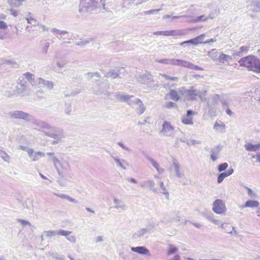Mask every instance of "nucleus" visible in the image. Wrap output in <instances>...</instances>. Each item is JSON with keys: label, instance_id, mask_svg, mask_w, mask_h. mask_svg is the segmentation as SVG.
Segmentation results:
<instances>
[{"label": "nucleus", "instance_id": "56", "mask_svg": "<svg viewBox=\"0 0 260 260\" xmlns=\"http://www.w3.org/2000/svg\"><path fill=\"white\" fill-rule=\"evenodd\" d=\"M25 19L28 24H31L32 25H36L37 20L35 19L30 17H26Z\"/></svg>", "mask_w": 260, "mask_h": 260}, {"label": "nucleus", "instance_id": "26", "mask_svg": "<svg viewBox=\"0 0 260 260\" xmlns=\"http://www.w3.org/2000/svg\"><path fill=\"white\" fill-rule=\"evenodd\" d=\"M244 147L247 151H256L260 148V144L254 145L252 143H248L244 145Z\"/></svg>", "mask_w": 260, "mask_h": 260}, {"label": "nucleus", "instance_id": "48", "mask_svg": "<svg viewBox=\"0 0 260 260\" xmlns=\"http://www.w3.org/2000/svg\"><path fill=\"white\" fill-rule=\"evenodd\" d=\"M165 107L167 108H177V104L172 102H167L165 103Z\"/></svg>", "mask_w": 260, "mask_h": 260}, {"label": "nucleus", "instance_id": "44", "mask_svg": "<svg viewBox=\"0 0 260 260\" xmlns=\"http://www.w3.org/2000/svg\"><path fill=\"white\" fill-rule=\"evenodd\" d=\"M42 51L43 53L47 54L48 53V50L50 46V44L48 42H45L42 44Z\"/></svg>", "mask_w": 260, "mask_h": 260}, {"label": "nucleus", "instance_id": "11", "mask_svg": "<svg viewBox=\"0 0 260 260\" xmlns=\"http://www.w3.org/2000/svg\"><path fill=\"white\" fill-rule=\"evenodd\" d=\"M124 70V69L123 68H118L112 69L107 73L106 76L111 77L113 79H115L119 77L120 74L123 73Z\"/></svg>", "mask_w": 260, "mask_h": 260}, {"label": "nucleus", "instance_id": "38", "mask_svg": "<svg viewBox=\"0 0 260 260\" xmlns=\"http://www.w3.org/2000/svg\"><path fill=\"white\" fill-rule=\"evenodd\" d=\"M221 227L222 229H225L227 233H229L231 234H233L232 230H234L235 229V227L229 226L228 224H224V223L221 224Z\"/></svg>", "mask_w": 260, "mask_h": 260}, {"label": "nucleus", "instance_id": "63", "mask_svg": "<svg viewBox=\"0 0 260 260\" xmlns=\"http://www.w3.org/2000/svg\"><path fill=\"white\" fill-rule=\"evenodd\" d=\"M67 239L68 241H69L70 242L73 243H75L76 241V238L74 235H71V236L69 235L67 237Z\"/></svg>", "mask_w": 260, "mask_h": 260}, {"label": "nucleus", "instance_id": "52", "mask_svg": "<svg viewBox=\"0 0 260 260\" xmlns=\"http://www.w3.org/2000/svg\"><path fill=\"white\" fill-rule=\"evenodd\" d=\"M160 10V9H155V10H150L146 11L143 12L142 13V15H146L153 14L154 13H157Z\"/></svg>", "mask_w": 260, "mask_h": 260}, {"label": "nucleus", "instance_id": "49", "mask_svg": "<svg viewBox=\"0 0 260 260\" xmlns=\"http://www.w3.org/2000/svg\"><path fill=\"white\" fill-rule=\"evenodd\" d=\"M228 167V164L226 162H223L218 165V170L221 172L225 170Z\"/></svg>", "mask_w": 260, "mask_h": 260}, {"label": "nucleus", "instance_id": "3", "mask_svg": "<svg viewBox=\"0 0 260 260\" xmlns=\"http://www.w3.org/2000/svg\"><path fill=\"white\" fill-rule=\"evenodd\" d=\"M97 2L92 0H81L79 12H91L96 10Z\"/></svg>", "mask_w": 260, "mask_h": 260}, {"label": "nucleus", "instance_id": "43", "mask_svg": "<svg viewBox=\"0 0 260 260\" xmlns=\"http://www.w3.org/2000/svg\"><path fill=\"white\" fill-rule=\"evenodd\" d=\"M182 122L185 124H192V117L184 116L182 118Z\"/></svg>", "mask_w": 260, "mask_h": 260}, {"label": "nucleus", "instance_id": "46", "mask_svg": "<svg viewBox=\"0 0 260 260\" xmlns=\"http://www.w3.org/2000/svg\"><path fill=\"white\" fill-rule=\"evenodd\" d=\"M57 235H61V236H64L67 237L69 236L70 234L72 233V232L69 231H66L63 230H59L57 231Z\"/></svg>", "mask_w": 260, "mask_h": 260}, {"label": "nucleus", "instance_id": "19", "mask_svg": "<svg viewBox=\"0 0 260 260\" xmlns=\"http://www.w3.org/2000/svg\"><path fill=\"white\" fill-rule=\"evenodd\" d=\"M250 48V46H241L238 50L234 51L233 55L234 56H241L244 54H246Z\"/></svg>", "mask_w": 260, "mask_h": 260}, {"label": "nucleus", "instance_id": "4", "mask_svg": "<svg viewBox=\"0 0 260 260\" xmlns=\"http://www.w3.org/2000/svg\"><path fill=\"white\" fill-rule=\"evenodd\" d=\"M9 114L12 118L23 119L26 121H31L34 117L32 115L20 110L10 112Z\"/></svg>", "mask_w": 260, "mask_h": 260}, {"label": "nucleus", "instance_id": "42", "mask_svg": "<svg viewBox=\"0 0 260 260\" xmlns=\"http://www.w3.org/2000/svg\"><path fill=\"white\" fill-rule=\"evenodd\" d=\"M225 127V125L223 123L221 122V123H219L216 122L214 125L213 128L216 131H221L224 129Z\"/></svg>", "mask_w": 260, "mask_h": 260}, {"label": "nucleus", "instance_id": "57", "mask_svg": "<svg viewBox=\"0 0 260 260\" xmlns=\"http://www.w3.org/2000/svg\"><path fill=\"white\" fill-rule=\"evenodd\" d=\"M245 188L247 190V193L249 197H255V195H256L255 193H254L251 188H250L247 186H245Z\"/></svg>", "mask_w": 260, "mask_h": 260}, {"label": "nucleus", "instance_id": "41", "mask_svg": "<svg viewBox=\"0 0 260 260\" xmlns=\"http://www.w3.org/2000/svg\"><path fill=\"white\" fill-rule=\"evenodd\" d=\"M146 158L148 160L151 164L153 167L156 169L157 171L159 173L160 170L159 169V165L157 164V162L151 157L147 156Z\"/></svg>", "mask_w": 260, "mask_h": 260}, {"label": "nucleus", "instance_id": "20", "mask_svg": "<svg viewBox=\"0 0 260 260\" xmlns=\"http://www.w3.org/2000/svg\"><path fill=\"white\" fill-rule=\"evenodd\" d=\"M114 96L116 100H118L121 102H126L127 103L128 98H131L132 95L121 94L120 92H116Z\"/></svg>", "mask_w": 260, "mask_h": 260}, {"label": "nucleus", "instance_id": "62", "mask_svg": "<svg viewBox=\"0 0 260 260\" xmlns=\"http://www.w3.org/2000/svg\"><path fill=\"white\" fill-rule=\"evenodd\" d=\"M117 144L120 146L123 149L126 150V151H130L131 150L130 149L126 146H125L122 142H118L117 143Z\"/></svg>", "mask_w": 260, "mask_h": 260}, {"label": "nucleus", "instance_id": "61", "mask_svg": "<svg viewBox=\"0 0 260 260\" xmlns=\"http://www.w3.org/2000/svg\"><path fill=\"white\" fill-rule=\"evenodd\" d=\"M16 93H17V92L16 91V90H13V91L8 90V91H6L5 94L6 96H7L8 97H10V96H12L15 95Z\"/></svg>", "mask_w": 260, "mask_h": 260}, {"label": "nucleus", "instance_id": "51", "mask_svg": "<svg viewBox=\"0 0 260 260\" xmlns=\"http://www.w3.org/2000/svg\"><path fill=\"white\" fill-rule=\"evenodd\" d=\"M1 158L5 161L9 162L10 161V156L9 155L5 152H2L1 154Z\"/></svg>", "mask_w": 260, "mask_h": 260}, {"label": "nucleus", "instance_id": "8", "mask_svg": "<svg viewBox=\"0 0 260 260\" xmlns=\"http://www.w3.org/2000/svg\"><path fill=\"white\" fill-rule=\"evenodd\" d=\"M112 158L114 160L116 166L123 170H127L130 166V164L124 159H120L117 157L113 156H112Z\"/></svg>", "mask_w": 260, "mask_h": 260}, {"label": "nucleus", "instance_id": "6", "mask_svg": "<svg viewBox=\"0 0 260 260\" xmlns=\"http://www.w3.org/2000/svg\"><path fill=\"white\" fill-rule=\"evenodd\" d=\"M214 18V16L212 14H209L208 16L202 15L201 16L196 17L195 18H191L188 19V22L190 23H197L199 22L207 21L210 19Z\"/></svg>", "mask_w": 260, "mask_h": 260}, {"label": "nucleus", "instance_id": "27", "mask_svg": "<svg viewBox=\"0 0 260 260\" xmlns=\"http://www.w3.org/2000/svg\"><path fill=\"white\" fill-rule=\"evenodd\" d=\"M127 104L131 107H134L139 104H141V100L139 99L135 98L134 95H132V97L128 98Z\"/></svg>", "mask_w": 260, "mask_h": 260}, {"label": "nucleus", "instance_id": "45", "mask_svg": "<svg viewBox=\"0 0 260 260\" xmlns=\"http://www.w3.org/2000/svg\"><path fill=\"white\" fill-rule=\"evenodd\" d=\"M43 234H44L45 236H46L47 237L50 238L52 236H55L57 235V232H56V231H52V230L44 231L43 232Z\"/></svg>", "mask_w": 260, "mask_h": 260}, {"label": "nucleus", "instance_id": "21", "mask_svg": "<svg viewBox=\"0 0 260 260\" xmlns=\"http://www.w3.org/2000/svg\"><path fill=\"white\" fill-rule=\"evenodd\" d=\"M174 65L181 66L183 67H186L189 69H191L192 63L181 59H176V60L172 61Z\"/></svg>", "mask_w": 260, "mask_h": 260}, {"label": "nucleus", "instance_id": "35", "mask_svg": "<svg viewBox=\"0 0 260 260\" xmlns=\"http://www.w3.org/2000/svg\"><path fill=\"white\" fill-rule=\"evenodd\" d=\"M54 195L56 196H57L61 199H64L68 201H69L71 202L77 203H78V201L76 200L75 199L71 198L68 195L65 194H62V193H53Z\"/></svg>", "mask_w": 260, "mask_h": 260}, {"label": "nucleus", "instance_id": "17", "mask_svg": "<svg viewBox=\"0 0 260 260\" xmlns=\"http://www.w3.org/2000/svg\"><path fill=\"white\" fill-rule=\"evenodd\" d=\"M199 95V90L194 88L193 87L187 90V97L188 100H194Z\"/></svg>", "mask_w": 260, "mask_h": 260}, {"label": "nucleus", "instance_id": "60", "mask_svg": "<svg viewBox=\"0 0 260 260\" xmlns=\"http://www.w3.org/2000/svg\"><path fill=\"white\" fill-rule=\"evenodd\" d=\"M44 94V91L42 89H40L36 92V95L40 98H43Z\"/></svg>", "mask_w": 260, "mask_h": 260}, {"label": "nucleus", "instance_id": "2", "mask_svg": "<svg viewBox=\"0 0 260 260\" xmlns=\"http://www.w3.org/2000/svg\"><path fill=\"white\" fill-rule=\"evenodd\" d=\"M48 130L49 131L45 132L44 134L54 139L52 143L53 145L57 144L64 138L63 130L61 128L52 126Z\"/></svg>", "mask_w": 260, "mask_h": 260}, {"label": "nucleus", "instance_id": "64", "mask_svg": "<svg viewBox=\"0 0 260 260\" xmlns=\"http://www.w3.org/2000/svg\"><path fill=\"white\" fill-rule=\"evenodd\" d=\"M8 13L10 15L14 16V17H16L18 15V11L15 10L13 9H11L8 10Z\"/></svg>", "mask_w": 260, "mask_h": 260}, {"label": "nucleus", "instance_id": "30", "mask_svg": "<svg viewBox=\"0 0 260 260\" xmlns=\"http://www.w3.org/2000/svg\"><path fill=\"white\" fill-rule=\"evenodd\" d=\"M45 153L41 151L35 152L34 154L32 153L31 156H28L31 158L32 161H36L40 159V158L44 157Z\"/></svg>", "mask_w": 260, "mask_h": 260}, {"label": "nucleus", "instance_id": "53", "mask_svg": "<svg viewBox=\"0 0 260 260\" xmlns=\"http://www.w3.org/2000/svg\"><path fill=\"white\" fill-rule=\"evenodd\" d=\"M62 169L68 171L70 170V166L67 161H63L61 162V165L59 166Z\"/></svg>", "mask_w": 260, "mask_h": 260}, {"label": "nucleus", "instance_id": "40", "mask_svg": "<svg viewBox=\"0 0 260 260\" xmlns=\"http://www.w3.org/2000/svg\"><path fill=\"white\" fill-rule=\"evenodd\" d=\"M24 76L31 84H32L33 82L35 81L34 74L29 72H26V73L24 74Z\"/></svg>", "mask_w": 260, "mask_h": 260}, {"label": "nucleus", "instance_id": "32", "mask_svg": "<svg viewBox=\"0 0 260 260\" xmlns=\"http://www.w3.org/2000/svg\"><path fill=\"white\" fill-rule=\"evenodd\" d=\"M178 250V248L174 245L171 244H167L166 251L168 255L174 254Z\"/></svg>", "mask_w": 260, "mask_h": 260}, {"label": "nucleus", "instance_id": "14", "mask_svg": "<svg viewBox=\"0 0 260 260\" xmlns=\"http://www.w3.org/2000/svg\"><path fill=\"white\" fill-rule=\"evenodd\" d=\"M137 80L142 84H148L152 80V76L149 73L145 72L140 75Z\"/></svg>", "mask_w": 260, "mask_h": 260}, {"label": "nucleus", "instance_id": "37", "mask_svg": "<svg viewBox=\"0 0 260 260\" xmlns=\"http://www.w3.org/2000/svg\"><path fill=\"white\" fill-rule=\"evenodd\" d=\"M19 148L27 152L28 156H31L32 153H34V150L32 148H30L25 146L20 145Z\"/></svg>", "mask_w": 260, "mask_h": 260}, {"label": "nucleus", "instance_id": "47", "mask_svg": "<svg viewBox=\"0 0 260 260\" xmlns=\"http://www.w3.org/2000/svg\"><path fill=\"white\" fill-rule=\"evenodd\" d=\"M185 44H191L194 45H197L198 44V42H197L196 38L190 39L189 40L185 41L184 42H182L180 44L181 45H183Z\"/></svg>", "mask_w": 260, "mask_h": 260}, {"label": "nucleus", "instance_id": "54", "mask_svg": "<svg viewBox=\"0 0 260 260\" xmlns=\"http://www.w3.org/2000/svg\"><path fill=\"white\" fill-rule=\"evenodd\" d=\"M145 185H148L151 190H152L153 191H155L156 190L153 188L154 182L151 180H148L144 182Z\"/></svg>", "mask_w": 260, "mask_h": 260}, {"label": "nucleus", "instance_id": "10", "mask_svg": "<svg viewBox=\"0 0 260 260\" xmlns=\"http://www.w3.org/2000/svg\"><path fill=\"white\" fill-rule=\"evenodd\" d=\"M174 135V128L167 121L164 122V136L172 137Z\"/></svg>", "mask_w": 260, "mask_h": 260}, {"label": "nucleus", "instance_id": "31", "mask_svg": "<svg viewBox=\"0 0 260 260\" xmlns=\"http://www.w3.org/2000/svg\"><path fill=\"white\" fill-rule=\"evenodd\" d=\"M220 54V53H218L216 49H213L208 52V55L214 61H217L218 60Z\"/></svg>", "mask_w": 260, "mask_h": 260}, {"label": "nucleus", "instance_id": "29", "mask_svg": "<svg viewBox=\"0 0 260 260\" xmlns=\"http://www.w3.org/2000/svg\"><path fill=\"white\" fill-rule=\"evenodd\" d=\"M173 166L174 167L176 175L179 178L182 177L183 176V174L180 172V165L176 160H173Z\"/></svg>", "mask_w": 260, "mask_h": 260}, {"label": "nucleus", "instance_id": "7", "mask_svg": "<svg viewBox=\"0 0 260 260\" xmlns=\"http://www.w3.org/2000/svg\"><path fill=\"white\" fill-rule=\"evenodd\" d=\"M27 90V82L23 80H20V82L17 84L16 86V90L17 93L21 94L22 96L25 95H27L28 94H25V92Z\"/></svg>", "mask_w": 260, "mask_h": 260}, {"label": "nucleus", "instance_id": "28", "mask_svg": "<svg viewBox=\"0 0 260 260\" xmlns=\"http://www.w3.org/2000/svg\"><path fill=\"white\" fill-rule=\"evenodd\" d=\"M149 233L150 231L148 229H141L135 233L134 234V237L135 238H140L144 235L149 234Z\"/></svg>", "mask_w": 260, "mask_h": 260}, {"label": "nucleus", "instance_id": "59", "mask_svg": "<svg viewBox=\"0 0 260 260\" xmlns=\"http://www.w3.org/2000/svg\"><path fill=\"white\" fill-rule=\"evenodd\" d=\"M205 37V34H203L197 37H196L197 42H198V44H203L204 42H202V41L204 39Z\"/></svg>", "mask_w": 260, "mask_h": 260}, {"label": "nucleus", "instance_id": "16", "mask_svg": "<svg viewBox=\"0 0 260 260\" xmlns=\"http://www.w3.org/2000/svg\"><path fill=\"white\" fill-rule=\"evenodd\" d=\"M233 56L229 55L223 53H220L218 57V61L223 64H229L230 62L232 60Z\"/></svg>", "mask_w": 260, "mask_h": 260}, {"label": "nucleus", "instance_id": "13", "mask_svg": "<svg viewBox=\"0 0 260 260\" xmlns=\"http://www.w3.org/2000/svg\"><path fill=\"white\" fill-rule=\"evenodd\" d=\"M113 202L114 204V208L119 210L120 211H125L127 209V205L122 200L117 198H114Z\"/></svg>", "mask_w": 260, "mask_h": 260}, {"label": "nucleus", "instance_id": "50", "mask_svg": "<svg viewBox=\"0 0 260 260\" xmlns=\"http://www.w3.org/2000/svg\"><path fill=\"white\" fill-rule=\"evenodd\" d=\"M226 177H228V176L226 175V174L225 173V172L221 173L218 176L217 182L218 183H221L223 181V180H224V179Z\"/></svg>", "mask_w": 260, "mask_h": 260}, {"label": "nucleus", "instance_id": "39", "mask_svg": "<svg viewBox=\"0 0 260 260\" xmlns=\"http://www.w3.org/2000/svg\"><path fill=\"white\" fill-rule=\"evenodd\" d=\"M51 31L56 35V36H58V35H66L68 34V32L66 30H60L56 28H53L51 29Z\"/></svg>", "mask_w": 260, "mask_h": 260}, {"label": "nucleus", "instance_id": "22", "mask_svg": "<svg viewBox=\"0 0 260 260\" xmlns=\"http://www.w3.org/2000/svg\"><path fill=\"white\" fill-rule=\"evenodd\" d=\"M219 99V95L217 94H214L212 95L207 102V105L209 107H212V106L216 105Z\"/></svg>", "mask_w": 260, "mask_h": 260}, {"label": "nucleus", "instance_id": "23", "mask_svg": "<svg viewBox=\"0 0 260 260\" xmlns=\"http://www.w3.org/2000/svg\"><path fill=\"white\" fill-rule=\"evenodd\" d=\"M252 12L260 11V0H252L250 8L249 9Z\"/></svg>", "mask_w": 260, "mask_h": 260}, {"label": "nucleus", "instance_id": "15", "mask_svg": "<svg viewBox=\"0 0 260 260\" xmlns=\"http://www.w3.org/2000/svg\"><path fill=\"white\" fill-rule=\"evenodd\" d=\"M185 34L184 30L180 29L164 31V36H181Z\"/></svg>", "mask_w": 260, "mask_h": 260}, {"label": "nucleus", "instance_id": "55", "mask_svg": "<svg viewBox=\"0 0 260 260\" xmlns=\"http://www.w3.org/2000/svg\"><path fill=\"white\" fill-rule=\"evenodd\" d=\"M204 217L210 222L214 219V215L211 212L207 213L204 214Z\"/></svg>", "mask_w": 260, "mask_h": 260}, {"label": "nucleus", "instance_id": "58", "mask_svg": "<svg viewBox=\"0 0 260 260\" xmlns=\"http://www.w3.org/2000/svg\"><path fill=\"white\" fill-rule=\"evenodd\" d=\"M186 144L188 146L194 145L196 144H201V141H197L196 140H191L190 141H187L186 142Z\"/></svg>", "mask_w": 260, "mask_h": 260}, {"label": "nucleus", "instance_id": "34", "mask_svg": "<svg viewBox=\"0 0 260 260\" xmlns=\"http://www.w3.org/2000/svg\"><path fill=\"white\" fill-rule=\"evenodd\" d=\"M169 95L171 99L175 101H178L180 99V96L178 94L177 91L174 89L170 90Z\"/></svg>", "mask_w": 260, "mask_h": 260}, {"label": "nucleus", "instance_id": "36", "mask_svg": "<svg viewBox=\"0 0 260 260\" xmlns=\"http://www.w3.org/2000/svg\"><path fill=\"white\" fill-rule=\"evenodd\" d=\"M146 107L143 104L142 101H141V104H139L136 106L135 108V110L137 112V114L139 115L142 114L145 111Z\"/></svg>", "mask_w": 260, "mask_h": 260}, {"label": "nucleus", "instance_id": "25", "mask_svg": "<svg viewBox=\"0 0 260 260\" xmlns=\"http://www.w3.org/2000/svg\"><path fill=\"white\" fill-rule=\"evenodd\" d=\"M259 205V203L257 201L248 200L246 202L244 205L242 206L241 208L243 209L244 208H256L258 207Z\"/></svg>", "mask_w": 260, "mask_h": 260}, {"label": "nucleus", "instance_id": "1", "mask_svg": "<svg viewBox=\"0 0 260 260\" xmlns=\"http://www.w3.org/2000/svg\"><path fill=\"white\" fill-rule=\"evenodd\" d=\"M238 62L240 66L246 67L250 71L260 73V60L254 55L242 57Z\"/></svg>", "mask_w": 260, "mask_h": 260}, {"label": "nucleus", "instance_id": "12", "mask_svg": "<svg viewBox=\"0 0 260 260\" xmlns=\"http://www.w3.org/2000/svg\"><path fill=\"white\" fill-rule=\"evenodd\" d=\"M31 121L34 125L41 128L49 129L52 126L49 123L43 120L35 119L34 117Z\"/></svg>", "mask_w": 260, "mask_h": 260}, {"label": "nucleus", "instance_id": "18", "mask_svg": "<svg viewBox=\"0 0 260 260\" xmlns=\"http://www.w3.org/2000/svg\"><path fill=\"white\" fill-rule=\"evenodd\" d=\"M131 250L141 254L149 255V251L144 246L132 247Z\"/></svg>", "mask_w": 260, "mask_h": 260}, {"label": "nucleus", "instance_id": "9", "mask_svg": "<svg viewBox=\"0 0 260 260\" xmlns=\"http://www.w3.org/2000/svg\"><path fill=\"white\" fill-rule=\"evenodd\" d=\"M38 84L41 86L46 87L48 90H52L54 86V83L51 81L46 80L42 78H39L37 81Z\"/></svg>", "mask_w": 260, "mask_h": 260}, {"label": "nucleus", "instance_id": "33", "mask_svg": "<svg viewBox=\"0 0 260 260\" xmlns=\"http://www.w3.org/2000/svg\"><path fill=\"white\" fill-rule=\"evenodd\" d=\"M24 0H8V3L12 8H18L21 6V2Z\"/></svg>", "mask_w": 260, "mask_h": 260}, {"label": "nucleus", "instance_id": "24", "mask_svg": "<svg viewBox=\"0 0 260 260\" xmlns=\"http://www.w3.org/2000/svg\"><path fill=\"white\" fill-rule=\"evenodd\" d=\"M220 148L219 146H217L211 150V158L212 161H215L218 159V155L220 151Z\"/></svg>", "mask_w": 260, "mask_h": 260}, {"label": "nucleus", "instance_id": "5", "mask_svg": "<svg viewBox=\"0 0 260 260\" xmlns=\"http://www.w3.org/2000/svg\"><path fill=\"white\" fill-rule=\"evenodd\" d=\"M212 210L217 214H224L226 211L225 203L221 199H216L212 205Z\"/></svg>", "mask_w": 260, "mask_h": 260}]
</instances>
